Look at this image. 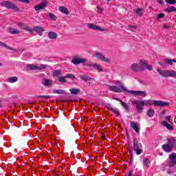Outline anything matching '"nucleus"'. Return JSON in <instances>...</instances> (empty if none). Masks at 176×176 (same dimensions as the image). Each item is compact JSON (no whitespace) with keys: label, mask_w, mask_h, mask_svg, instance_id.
<instances>
[{"label":"nucleus","mask_w":176,"mask_h":176,"mask_svg":"<svg viewBox=\"0 0 176 176\" xmlns=\"http://www.w3.org/2000/svg\"><path fill=\"white\" fill-rule=\"evenodd\" d=\"M145 65H147L146 60L141 59L139 61V63H132L131 65L130 69L132 72H141L145 69Z\"/></svg>","instance_id":"1"},{"label":"nucleus","mask_w":176,"mask_h":176,"mask_svg":"<svg viewBox=\"0 0 176 176\" xmlns=\"http://www.w3.org/2000/svg\"><path fill=\"white\" fill-rule=\"evenodd\" d=\"M116 85L109 86L108 89L110 91H113L114 93H122V91H127V88L124 87L123 83L120 81H115Z\"/></svg>","instance_id":"2"},{"label":"nucleus","mask_w":176,"mask_h":176,"mask_svg":"<svg viewBox=\"0 0 176 176\" xmlns=\"http://www.w3.org/2000/svg\"><path fill=\"white\" fill-rule=\"evenodd\" d=\"M143 104H144V107H149V105H155L156 107H168V105H170L167 102L152 100H143Z\"/></svg>","instance_id":"3"},{"label":"nucleus","mask_w":176,"mask_h":176,"mask_svg":"<svg viewBox=\"0 0 176 176\" xmlns=\"http://www.w3.org/2000/svg\"><path fill=\"white\" fill-rule=\"evenodd\" d=\"M157 72L163 78H176V72L174 70H164L157 69Z\"/></svg>","instance_id":"4"},{"label":"nucleus","mask_w":176,"mask_h":176,"mask_svg":"<svg viewBox=\"0 0 176 176\" xmlns=\"http://www.w3.org/2000/svg\"><path fill=\"white\" fill-rule=\"evenodd\" d=\"M1 6H3V8H6L7 9H12L15 12H19L20 10V9H19V7H17L16 4L8 1L1 2Z\"/></svg>","instance_id":"5"},{"label":"nucleus","mask_w":176,"mask_h":176,"mask_svg":"<svg viewBox=\"0 0 176 176\" xmlns=\"http://www.w3.org/2000/svg\"><path fill=\"white\" fill-rule=\"evenodd\" d=\"M131 103L133 105H136V109L139 113H142L144 107V100H132Z\"/></svg>","instance_id":"6"},{"label":"nucleus","mask_w":176,"mask_h":176,"mask_svg":"<svg viewBox=\"0 0 176 176\" xmlns=\"http://www.w3.org/2000/svg\"><path fill=\"white\" fill-rule=\"evenodd\" d=\"M174 139H171L168 141V144L162 145V149L165 152H171L173 149V146H174Z\"/></svg>","instance_id":"7"},{"label":"nucleus","mask_w":176,"mask_h":176,"mask_svg":"<svg viewBox=\"0 0 176 176\" xmlns=\"http://www.w3.org/2000/svg\"><path fill=\"white\" fill-rule=\"evenodd\" d=\"M128 93H130V94H133V96H135V97H146V96H148V94H146L145 91L130 90V91H128Z\"/></svg>","instance_id":"8"},{"label":"nucleus","mask_w":176,"mask_h":176,"mask_svg":"<svg viewBox=\"0 0 176 176\" xmlns=\"http://www.w3.org/2000/svg\"><path fill=\"white\" fill-rule=\"evenodd\" d=\"M94 57L100 61H104V63H110L111 61V59L107 58L105 56L98 52H96Z\"/></svg>","instance_id":"9"},{"label":"nucleus","mask_w":176,"mask_h":176,"mask_svg":"<svg viewBox=\"0 0 176 176\" xmlns=\"http://www.w3.org/2000/svg\"><path fill=\"white\" fill-rule=\"evenodd\" d=\"M47 0H43L40 4H38L34 7V10H36V12L43 10V9L47 8Z\"/></svg>","instance_id":"10"},{"label":"nucleus","mask_w":176,"mask_h":176,"mask_svg":"<svg viewBox=\"0 0 176 176\" xmlns=\"http://www.w3.org/2000/svg\"><path fill=\"white\" fill-rule=\"evenodd\" d=\"M27 68L32 71H40L41 69H45L46 68V65H41L40 66H36V65H28Z\"/></svg>","instance_id":"11"},{"label":"nucleus","mask_w":176,"mask_h":176,"mask_svg":"<svg viewBox=\"0 0 176 176\" xmlns=\"http://www.w3.org/2000/svg\"><path fill=\"white\" fill-rule=\"evenodd\" d=\"M133 151L136 152V155H141V153H142V149L140 148L138 140H137V138H135L133 140Z\"/></svg>","instance_id":"12"},{"label":"nucleus","mask_w":176,"mask_h":176,"mask_svg":"<svg viewBox=\"0 0 176 176\" xmlns=\"http://www.w3.org/2000/svg\"><path fill=\"white\" fill-rule=\"evenodd\" d=\"M86 61H87V60L85 58H79V56H74L72 63H74V65H78V64L86 63Z\"/></svg>","instance_id":"13"},{"label":"nucleus","mask_w":176,"mask_h":176,"mask_svg":"<svg viewBox=\"0 0 176 176\" xmlns=\"http://www.w3.org/2000/svg\"><path fill=\"white\" fill-rule=\"evenodd\" d=\"M87 28H89V30H94V31H105L104 29L101 28L100 26H98L94 23H87Z\"/></svg>","instance_id":"14"},{"label":"nucleus","mask_w":176,"mask_h":176,"mask_svg":"<svg viewBox=\"0 0 176 176\" xmlns=\"http://www.w3.org/2000/svg\"><path fill=\"white\" fill-rule=\"evenodd\" d=\"M170 162H169V166L174 167L176 164V153H173L169 156Z\"/></svg>","instance_id":"15"},{"label":"nucleus","mask_w":176,"mask_h":176,"mask_svg":"<svg viewBox=\"0 0 176 176\" xmlns=\"http://www.w3.org/2000/svg\"><path fill=\"white\" fill-rule=\"evenodd\" d=\"M88 67H93L94 69H96L98 72H104V68L100 65H98L97 63H92L88 65Z\"/></svg>","instance_id":"16"},{"label":"nucleus","mask_w":176,"mask_h":176,"mask_svg":"<svg viewBox=\"0 0 176 176\" xmlns=\"http://www.w3.org/2000/svg\"><path fill=\"white\" fill-rule=\"evenodd\" d=\"M33 31H35L40 36H42L43 32L45 31V29L41 26H36L33 28Z\"/></svg>","instance_id":"17"},{"label":"nucleus","mask_w":176,"mask_h":176,"mask_svg":"<svg viewBox=\"0 0 176 176\" xmlns=\"http://www.w3.org/2000/svg\"><path fill=\"white\" fill-rule=\"evenodd\" d=\"M18 27L21 28V30H26V31H31V28L28 27L27 25L24 23H19Z\"/></svg>","instance_id":"18"},{"label":"nucleus","mask_w":176,"mask_h":176,"mask_svg":"<svg viewBox=\"0 0 176 176\" xmlns=\"http://www.w3.org/2000/svg\"><path fill=\"white\" fill-rule=\"evenodd\" d=\"M17 80H19L17 76H12L8 78V82H9V83H16Z\"/></svg>","instance_id":"19"},{"label":"nucleus","mask_w":176,"mask_h":176,"mask_svg":"<svg viewBox=\"0 0 176 176\" xmlns=\"http://www.w3.org/2000/svg\"><path fill=\"white\" fill-rule=\"evenodd\" d=\"M131 127L133 129L136 133L140 131V128H138V125L135 122H131Z\"/></svg>","instance_id":"20"},{"label":"nucleus","mask_w":176,"mask_h":176,"mask_svg":"<svg viewBox=\"0 0 176 176\" xmlns=\"http://www.w3.org/2000/svg\"><path fill=\"white\" fill-rule=\"evenodd\" d=\"M162 123L163 126L164 127H166V129L168 130H174V128L173 126H171V125H170V124L167 123V122L162 121Z\"/></svg>","instance_id":"21"},{"label":"nucleus","mask_w":176,"mask_h":176,"mask_svg":"<svg viewBox=\"0 0 176 176\" xmlns=\"http://www.w3.org/2000/svg\"><path fill=\"white\" fill-rule=\"evenodd\" d=\"M59 10L61 13H64V14H69V12L65 7L60 6L59 7Z\"/></svg>","instance_id":"22"},{"label":"nucleus","mask_w":176,"mask_h":176,"mask_svg":"<svg viewBox=\"0 0 176 176\" xmlns=\"http://www.w3.org/2000/svg\"><path fill=\"white\" fill-rule=\"evenodd\" d=\"M48 38H50V39H56V38H57V33L50 32L48 33Z\"/></svg>","instance_id":"23"},{"label":"nucleus","mask_w":176,"mask_h":176,"mask_svg":"<svg viewBox=\"0 0 176 176\" xmlns=\"http://www.w3.org/2000/svg\"><path fill=\"white\" fill-rule=\"evenodd\" d=\"M53 93L54 94H67V92L63 89H54Z\"/></svg>","instance_id":"24"},{"label":"nucleus","mask_w":176,"mask_h":176,"mask_svg":"<svg viewBox=\"0 0 176 176\" xmlns=\"http://www.w3.org/2000/svg\"><path fill=\"white\" fill-rule=\"evenodd\" d=\"M166 64L168 65H173V63H176V59H165L164 60Z\"/></svg>","instance_id":"25"},{"label":"nucleus","mask_w":176,"mask_h":176,"mask_svg":"<svg viewBox=\"0 0 176 176\" xmlns=\"http://www.w3.org/2000/svg\"><path fill=\"white\" fill-rule=\"evenodd\" d=\"M52 83H53V81L52 80L45 79L43 81V84L44 85V86H50Z\"/></svg>","instance_id":"26"},{"label":"nucleus","mask_w":176,"mask_h":176,"mask_svg":"<svg viewBox=\"0 0 176 176\" xmlns=\"http://www.w3.org/2000/svg\"><path fill=\"white\" fill-rule=\"evenodd\" d=\"M165 11L167 12V13H171L173 12H176V8L174 7V6H171V7H170L168 8H166L165 10Z\"/></svg>","instance_id":"27"},{"label":"nucleus","mask_w":176,"mask_h":176,"mask_svg":"<svg viewBox=\"0 0 176 176\" xmlns=\"http://www.w3.org/2000/svg\"><path fill=\"white\" fill-rule=\"evenodd\" d=\"M10 32L11 34H16V35H18V34H20V31L18 29H16V28H10Z\"/></svg>","instance_id":"28"},{"label":"nucleus","mask_w":176,"mask_h":176,"mask_svg":"<svg viewBox=\"0 0 176 176\" xmlns=\"http://www.w3.org/2000/svg\"><path fill=\"white\" fill-rule=\"evenodd\" d=\"M79 78H80V79H82V80H85V81H87V80H91V78L86 75H80L79 76Z\"/></svg>","instance_id":"29"},{"label":"nucleus","mask_w":176,"mask_h":176,"mask_svg":"<svg viewBox=\"0 0 176 176\" xmlns=\"http://www.w3.org/2000/svg\"><path fill=\"white\" fill-rule=\"evenodd\" d=\"M65 78H67L68 79H74L76 80V77L75 76V75L72 74H66L65 76Z\"/></svg>","instance_id":"30"},{"label":"nucleus","mask_w":176,"mask_h":176,"mask_svg":"<svg viewBox=\"0 0 176 176\" xmlns=\"http://www.w3.org/2000/svg\"><path fill=\"white\" fill-rule=\"evenodd\" d=\"M69 91L72 94H78V93H79V91H80V89L73 88V89H69Z\"/></svg>","instance_id":"31"},{"label":"nucleus","mask_w":176,"mask_h":176,"mask_svg":"<svg viewBox=\"0 0 176 176\" xmlns=\"http://www.w3.org/2000/svg\"><path fill=\"white\" fill-rule=\"evenodd\" d=\"M155 115V110L149 109L147 112V116L152 118Z\"/></svg>","instance_id":"32"},{"label":"nucleus","mask_w":176,"mask_h":176,"mask_svg":"<svg viewBox=\"0 0 176 176\" xmlns=\"http://www.w3.org/2000/svg\"><path fill=\"white\" fill-rule=\"evenodd\" d=\"M143 164H144V166H146V167H149V165L151 164V162L148 158H144L143 160Z\"/></svg>","instance_id":"33"},{"label":"nucleus","mask_w":176,"mask_h":176,"mask_svg":"<svg viewBox=\"0 0 176 176\" xmlns=\"http://www.w3.org/2000/svg\"><path fill=\"white\" fill-rule=\"evenodd\" d=\"M120 102L124 107V108H125V109L126 111H129L130 109V108L129 107V105L127 104V103L123 102V100H120Z\"/></svg>","instance_id":"34"},{"label":"nucleus","mask_w":176,"mask_h":176,"mask_svg":"<svg viewBox=\"0 0 176 176\" xmlns=\"http://www.w3.org/2000/svg\"><path fill=\"white\" fill-rule=\"evenodd\" d=\"M49 17H50V19H52V20H53L54 21H56V20H57V16H56V15H54V14L50 12L48 14Z\"/></svg>","instance_id":"35"},{"label":"nucleus","mask_w":176,"mask_h":176,"mask_svg":"<svg viewBox=\"0 0 176 176\" xmlns=\"http://www.w3.org/2000/svg\"><path fill=\"white\" fill-rule=\"evenodd\" d=\"M0 46H2L3 47H6V49H9L10 50H14H14L12 47L5 45V43L1 42V41H0Z\"/></svg>","instance_id":"36"},{"label":"nucleus","mask_w":176,"mask_h":176,"mask_svg":"<svg viewBox=\"0 0 176 176\" xmlns=\"http://www.w3.org/2000/svg\"><path fill=\"white\" fill-rule=\"evenodd\" d=\"M135 13H137V14H138V16H142V14L144 13V10L141 8H138L135 10Z\"/></svg>","instance_id":"37"},{"label":"nucleus","mask_w":176,"mask_h":176,"mask_svg":"<svg viewBox=\"0 0 176 176\" xmlns=\"http://www.w3.org/2000/svg\"><path fill=\"white\" fill-rule=\"evenodd\" d=\"M110 111L116 113L117 116H119V115H120V113L119 112V110H118V109L110 108Z\"/></svg>","instance_id":"38"},{"label":"nucleus","mask_w":176,"mask_h":176,"mask_svg":"<svg viewBox=\"0 0 176 176\" xmlns=\"http://www.w3.org/2000/svg\"><path fill=\"white\" fill-rule=\"evenodd\" d=\"M66 77L65 76H60L58 78V81L60 82V83H65L67 82V80H65Z\"/></svg>","instance_id":"39"},{"label":"nucleus","mask_w":176,"mask_h":176,"mask_svg":"<svg viewBox=\"0 0 176 176\" xmlns=\"http://www.w3.org/2000/svg\"><path fill=\"white\" fill-rule=\"evenodd\" d=\"M146 65L144 66V69L146 68V69H148V71H152L153 69V67H152L151 65H149V64L148 63V61H146Z\"/></svg>","instance_id":"40"},{"label":"nucleus","mask_w":176,"mask_h":176,"mask_svg":"<svg viewBox=\"0 0 176 176\" xmlns=\"http://www.w3.org/2000/svg\"><path fill=\"white\" fill-rule=\"evenodd\" d=\"M165 2L168 3V5H175L176 0H165Z\"/></svg>","instance_id":"41"},{"label":"nucleus","mask_w":176,"mask_h":176,"mask_svg":"<svg viewBox=\"0 0 176 176\" xmlns=\"http://www.w3.org/2000/svg\"><path fill=\"white\" fill-rule=\"evenodd\" d=\"M54 76L58 77L60 75H61V72L60 70H56L53 73Z\"/></svg>","instance_id":"42"},{"label":"nucleus","mask_w":176,"mask_h":176,"mask_svg":"<svg viewBox=\"0 0 176 176\" xmlns=\"http://www.w3.org/2000/svg\"><path fill=\"white\" fill-rule=\"evenodd\" d=\"M166 120H168V122L169 123H170V124H173V120H171V116H168L166 118Z\"/></svg>","instance_id":"43"},{"label":"nucleus","mask_w":176,"mask_h":176,"mask_svg":"<svg viewBox=\"0 0 176 176\" xmlns=\"http://www.w3.org/2000/svg\"><path fill=\"white\" fill-rule=\"evenodd\" d=\"M157 19H163L164 17V13H160L157 15Z\"/></svg>","instance_id":"44"},{"label":"nucleus","mask_w":176,"mask_h":176,"mask_svg":"<svg viewBox=\"0 0 176 176\" xmlns=\"http://www.w3.org/2000/svg\"><path fill=\"white\" fill-rule=\"evenodd\" d=\"M97 10L98 12V13H102V8H101L100 6H97Z\"/></svg>","instance_id":"45"},{"label":"nucleus","mask_w":176,"mask_h":176,"mask_svg":"<svg viewBox=\"0 0 176 176\" xmlns=\"http://www.w3.org/2000/svg\"><path fill=\"white\" fill-rule=\"evenodd\" d=\"M163 27L165 30H168V28H170V26H168L167 24H164Z\"/></svg>","instance_id":"46"},{"label":"nucleus","mask_w":176,"mask_h":176,"mask_svg":"<svg viewBox=\"0 0 176 176\" xmlns=\"http://www.w3.org/2000/svg\"><path fill=\"white\" fill-rule=\"evenodd\" d=\"M133 175V170H131L128 175V176H132Z\"/></svg>","instance_id":"47"},{"label":"nucleus","mask_w":176,"mask_h":176,"mask_svg":"<svg viewBox=\"0 0 176 176\" xmlns=\"http://www.w3.org/2000/svg\"><path fill=\"white\" fill-rule=\"evenodd\" d=\"M158 3H160V5H163V1L162 0H159Z\"/></svg>","instance_id":"48"},{"label":"nucleus","mask_w":176,"mask_h":176,"mask_svg":"<svg viewBox=\"0 0 176 176\" xmlns=\"http://www.w3.org/2000/svg\"><path fill=\"white\" fill-rule=\"evenodd\" d=\"M114 100H116L117 101H122V100L119 99L118 98H115Z\"/></svg>","instance_id":"49"},{"label":"nucleus","mask_w":176,"mask_h":176,"mask_svg":"<svg viewBox=\"0 0 176 176\" xmlns=\"http://www.w3.org/2000/svg\"><path fill=\"white\" fill-rule=\"evenodd\" d=\"M42 98H49V96H41Z\"/></svg>","instance_id":"50"},{"label":"nucleus","mask_w":176,"mask_h":176,"mask_svg":"<svg viewBox=\"0 0 176 176\" xmlns=\"http://www.w3.org/2000/svg\"><path fill=\"white\" fill-rule=\"evenodd\" d=\"M107 2H109L111 0H107Z\"/></svg>","instance_id":"51"},{"label":"nucleus","mask_w":176,"mask_h":176,"mask_svg":"<svg viewBox=\"0 0 176 176\" xmlns=\"http://www.w3.org/2000/svg\"><path fill=\"white\" fill-rule=\"evenodd\" d=\"M0 65H2V63H0Z\"/></svg>","instance_id":"52"},{"label":"nucleus","mask_w":176,"mask_h":176,"mask_svg":"<svg viewBox=\"0 0 176 176\" xmlns=\"http://www.w3.org/2000/svg\"><path fill=\"white\" fill-rule=\"evenodd\" d=\"M161 64V65H163L162 63H160Z\"/></svg>","instance_id":"53"},{"label":"nucleus","mask_w":176,"mask_h":176,"mask_svg":"<svg viewBox=\"0 0 176 176\" xmlns=\"http://www.w3.org/2000/svg\"><path fill=\"white\" fill-rule=\"evenodd\" d=\"M161 64V65H163L162 63H160Z\"/></svg>","instance_id":"54"}]
</instances>
